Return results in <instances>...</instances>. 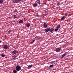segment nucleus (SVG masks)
<instances>
[{
	"label": "nucleus",
	"mask_w": 73,
	"mask_h": 73,
	"mask_svg": "<svg viewBox=\"0 0 73 73\" xmlns=\"http://www.w3.org/2000/svg\"><path fill=\"white\" fill-rule=\"evenodd\" d=\"M21 1H22V0H13V3H20Z\"/></svg>",
	"instance_id": "f257e3e1"
},
{
	"label": "nucleus",
	"mask_w": 73,
	"mask_h": 73,
	"mask_svg": "<svg viewBox=\"0 0 73 73\" xmlns=\"http://www.w3.org/2000/svg\"><path fill=\"white\" fill-rule=\"evenodd\" d=\"M21 67L19 65H17L16 68V70L17 71H20L21 70Z\"/></svg>",
	"instance_id": "f03ea898"
},
{
	"label": "nucleus",
	"mask_w": 73,
	"mask_h": 73,
	"mask_svg": "<svg viewBox=\"0 0 73 73\" xmlns=\"http://www.w3.org/2000/svg\"><path fill=\"white\" fill-rule=\"evenodd\" d=\"M61 48L60 47L59 48H57L55 50L56 52H60V50H61Z\"/></svg>",
	"instance_id": "7ed1b4c3"
},
{
	"label": "nucleus",
	"mask_w": 73,
	"mask_h": 73,
	"mask_svg": "<svg viewBox=\"0 0 73 73\" xmlns=\"http://www.w3.org/2000/svg\"><path fill=\"white\" fill-rule=\"evenodd\" d=\"M3 48L5 49H9V47H8V46L7 45H5L4 46Z\"/></svg>",
	"instance_id": "20e7f679"
},
{
	"label": "nucleus",
	"mask_w": 73,
	"mask_h": 73,
	"mask_svg": "<svg viewBox=\"0 0 73 73\" xmlns=\"http://www.w3.org/2000/svg\"><path fill=\"white\" fill-rule=\"evenodd\" d=\"M18 53V51L16 50H14V51H13L12 52V53H13V54H14Z\"/></svg>",
	"instance_id": "39448f33"
},
{
	"label": "nucleus",
	"mask_w": 73,
	"mask_h": 73,
	"mask_svg": "<svg viewBox=\"0 0 73 73\" xmlns=\"http://www.w3.org/2000/svg\"><path fill=\"white\" fill-rule=\"evenodd\" d=\"M49 31L50 32H53L54 31V29L53 28H51L50 29V28H49Z\"/></svg>",
	"instance_id": "423d86ee"
},
{
	"label": "nucleus",
	"mask_w": 73,
	"mask_h": 73,
	"mask_svg": "<svg viewBox=\"0 0 73 73\" xmlns=\"http://www.w3.org/2000/svg\"><path fill=\"white\" fill-rule=\"evenodd\" d=\"M49 28H48L44 30V31L46 33H47V32H48L49 31Z\"/></svg>",
	"instance_id": "0eeeda50"
},
{
	"label": "nucleus",
	"mask_w": 73,
	"mask_h": 73,
	"mask_svg": "<svg viewBox=\"0 0 73 73\" xmlns=\"http://www.w3.org/2000/svg\"><path fill=\"white\" fill-rule=\"evenodd\" d=\"M66 55V53L63 54L62 56L61 57V58H64V57Z\"/></svg>",
	"instance_id": "6e6552de"
},
{
	"label": "nucleus",
	"mask_w": 73,
	"mask_h": 73,
	"mask_svg": "<svg viewBox=\"0 0 73 73\" xmlns=\"http://www.w3.org/2000/svg\"><path fill=\"white\" fill-rule=\"evenodd\" d=\"M33 66V65L32 64H31L30 65H29L28 67V69H31V67H32Z\"/></svg>",
	"instance_id": "1a4fd4ad"
},
{
	"label": "nucleus",
	"mask_w": 73,
	"mask_h": 73,
	"mask_svg": "<svg viewBox=\"0 0 73 73\" xmlns=\"http://www.w3.org/2000/svg\"><path fill=\"white\" fill-rule=\"evenodd\" d=\"M30 26H31V25L29 23H27L26 24V27H30Z\"/></svg>",
	"instance_id": "9d476101"
},
{
	"label": "nucleus",
	"mask_w": 73,
	"mask_h": 73,
	"mask_svg": "<svg viewBox=\"0 0 73 73\" xmlns=\"http://www.w3.org/2000/svg\"><path fill=\"white\" fill-rule=\"evenodd\" d=\"M44 27V28H46L47 27H48V26H47V25H46V23H44V24L43 25Z\"/></svg>",
	"instance_id": "9b49d317"
},
{
	"label": "nucleus",
	"mask_w": 73,
	"mask_h": 73,
	"mask_svg": "<svg viewBox=\"0 0 73 73\" xmlns=\"http://www.w3.org/2000/svg\"><path fill=\"white\" fill-rule=\"evenodd\" d=\"M56 28L58 30V29H60V25H58V26L56 27Z\"/></svg>",
	"instance_id": "f8f14e48"
},
{
	"label": "nucleus",
	"mask_w": 73,
	"mask_h": 73,
	"mask_svg": "<svg viewBox=\"0 0 73 73\" xmlns=\"http://www.w3.org/2000/svg\"><path fill=\"white\" fill-rule=\"evenodd\" d=\"M23 21L22 20H20L19 22V24H21L22 23H23Z\"/></svg>",
	"instance_id": "ddd939ff"
},
{
	"label": "nucleus",
	"mask_w": 73,
	"mask_h": 73,
	"mask_svg": "<svg viewBox=\"0 0 73 73\" xmlns=\"http://www.w3.org/2000/svg\"><path fill=\"white\" fill-rule=\"evenodd\" d=\"M40 37L38 36H36L35 38V39H36V40H38V39H40Z\"/></svg>",
	"instance_id": "4468645a"
},
{
	"label": "nucleus",
	"mask_w": 73,
	"mask_h": 73,
	"mask_svg": "<svg viewBox=\"0 0 73 73\" xmlns=\"http://www.w3.org/2000/svg\"><path fill=\"white\" fill-rule=\"evenodd\" d=\"M33 6L34 7H37V3H35L33 5Z\"/></svg>",
	"instance_id": "2eb2a0df"
},
{
	"label": "nucleus",
	"mask_w": 73,
	"mask_h": 73,
	"mask_svg": "<svg viewBox=\"0 0 73 73\" xmlns=\"http://www.w3.org/2000/svg\"><path fill=\"white\" fill-rule=\"evenodd\" d=\"M13 12L14 13H18V12H17V10H15L14 11H13Z\"/></svg>",
	"instance_id": "dca6fc26"
},
{
	"label": "nucleus",
	"mask_w": 73,
	"mask_h": 73,
	"mask_svg": "<svg viewBox=\"0 0 73 73\" xmlns=\"http://www.w3.org/2000/svg\"><path fill=\"white\" fill-rule=\"evenodd\" d=\"M65 19V16H63L61 18V20H64Z\"/></svg>",
	"instance_id": "f3484780"
},
{
	"label": "nucleus",
	"mask_w": 73,
	"mask_h": 73,
	"mask_svg": "<svg viewBox=\"0 0 73 73\" xmlns=\"http://www.w3.org/2000/svg\"><path fill=\"white\" fill-rule=\"evenodd\" d=\"M13 57V60H15V58H16V57H17V56H14Z\"/></svg>",
	"instance_id": "a211bd4d"
},
{
	"label": "nucleus",
	"mask_w": 73,
	"mask_h": 73,
	"mask_svg": "<svg viewBox=\"0 0 73 73\" xmlns=\"http://www.w3.org/2000/svg\"><path fill=\"white\" fill-rule=\"evenodd\" d=\"M37 4H40V0L37 1Z\"/></svg>",
	"instance_id": "6ab92c4d"
},
{
	"label": "nucleus",
	"mask_w": 73,
	"mask_h": 73,
	"mask_svg": "<svg viewBox=\"0 0 73 73\" xmlns=\"http://www.w3.org/2000/svg\"><path fill=\"white\" fill-rule=\"evenodd\" d=\"M49 66L50 68H52V67H53V66H54V65H53V64L50 65Z\"/></svg>",
	"instance_id": "aec40b11"
},
{
	"label": "nucleus",
	"mask_w": 73,
	"mask_h": 73,
	"mask_svg": "<svg viewBox=\"0 0 73 73\" xmlns=\"http://www.w3.org/2000/svg\"><path fill=\"white\" fill-rule=\"evenodd\" d=\"M17 70H14L13 71V73H17Z\"/></svg>",
	"instance_id": "412c9836"
},
{
	"label": "nucleus",
	"mask_w": 73,
	"mask_h": 73,
	"mask_svg": "<svg viewBox=\"0 0 73 73\" xmlns=\"http://www.w3.org/2000/svg\"><path fill=\"white\" fill-rule=\"evenodd\" d=\"M57 5H58V6H59V5H60V2H58L57 3Z\"/></svg>",
	"instance_id": "4be33fe9"
},
{
	"label": "nucleus",
	"mask_w": 73,
	"mask_h": 73,
	"mask_svg": "<svg viewBox=\"0 0 73 73\" xmlns=\"http://www.w3.org/2000/svg\"><path fill=\"white\" fill-rule=\"evenodd\" d=\"M35 41V40H33L31 42V44H33L34 42Z\"/></svg>",
	"instance_id": "5701e85b"
},
{
	"label": "nucleus",
	"mask_w": 73,
	"mask_h": 73,
	"mask_svg": "<svg viewBox=\"0 0 73 73\" xmlns=\"http://www.w3.org/2000/svg\"><path fill=\"white\" fill-rule=\"evenodd\" d=\"M3 3V0H0V3Z\"/></svg>",
	"instance_id": "b1692460"
},
{
	"label": "nucleus",
	"mask_w": 73,
	"mask_h": 73,
	"mask_svg": "<svg viewBox=\"0 0 73 73\" xmlns=\"http://www.w3.org/2000/svg\"><path fill=\"white\" fill-rule=\"evenodd\" d=\"M8 33L9 34H10V33H11V30H9L8 31Z\"/></svg>",
	"instance_id": "393cba45"
},
{
	"label": "nucleus",
	"mask_w": 73,
	"mask_h": 73,
	"mask_svg": "<svg viewBox=\"0 0 73 73\" xmlns=\"http://www.w3.org/2000/svg\"><path fill=\"white\" fill-rule=\"evenodd\" d=\"M1 56L2 57H5V55H4V54H2L1 55Z\"/></svg>",
	"instance_id": "a878e982"
},
{
	"label": "nucleus",
	"mask_w": 73,
	"mask_h": 73,
	"mask_svg": "<svg viewBox=\"0 0 73 73\" xmlns=\"http://www.w3.org/2000/svg\"><path fill=\"white\" fill-rule=\"evenodd\" d=\"M14 19H16L17 18V16H16V15H14Z\"/></svg>",
	"instance_id": "bb28decb"
},
{
	"label": "nucleus",
	"mask_w": 73,
	"mask_h": 73,
	"mask_svg": "<svg viewBox=\"0 0 73 73\" xmlns=\"http://www.w3.org/2000/svg\"><path fill=\"white\" fill-rule=\"evenodd\" d=\"M65 16H68V14L66 13H65Z\"/></svg>",
	"instance_id": "cd10ccee"
},
{
	"label": "nucleus",
	"mask_w": 73,
	"mask_h": 73,
	"mask_svg": "<svg viewBox=\"0 0 73 73\" xmlns=\"http://www.w3.org/2000/svg\"><path fill=\"white\" fill-rule=\"evenodd\" d=\"M58 29H55V32H57V31H58Z\"/></svg>",
	"instance_id": "c85d7f7f"
},
{
	"label": "nucleus",
	"mask_w": 73,
	"mask_h": 73,
	"mask_svg": "<svg viewBox=\"0 0 73 73\" xmlns=\"http://www.w3.org/2000/svg\"><path fill=\"white\" fill-rule=\"evenodd\" d=\"M37 17H40V15H37Z\"/></svg>",
	"instance_id": "c756f323"
},
{
	"label": "nucleus",
	"mask_w": 73,
	"mask_h": 73,
	"mask_svg": "<svg viewBox=\"0 0 73 73\" xmlns=\"http://www.w3.org/2000/svg\"><path fill=\"white\" fill-rule=\"evenodd\" d=\"M46 2H44V3H43V4H46Z\"/></svg>",
	"instance_id": "7c9ffc66"
},
{
	"label": "nucleus",
	"mask_w": 73,
	"mask_h": 73,
	"mask_svg": "<svg viewBox=\"0 0 73 73\" xmlns=\"http://www.w3.org/2000/svg\"><path fill=\"white\" fill-rule=\"evenodd\" d=\"M52 62H56V61H52Z\"/></svg>",
	"instance_id": "2f4dec72"
},
{
	"label": "nucleus",
	"mask_w": 73,
	"mask_h": 73,
	"mask_svg": "<svg viewBox=\"0 0 73 73\" xmlns=\"http://www.w3.org/2000/svg\"><path fill=\"white\" fill-rule=\"evenodd\" d=\"M1 40H0V43H1Z\"/></svg>",
	"instance_id": "473e14b6"
}]
</instances>
